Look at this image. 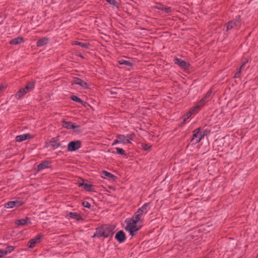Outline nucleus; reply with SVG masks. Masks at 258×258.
I'll list each match as a JSON object with an SVG mask.
<instances>
[{
	"instance_id": "obj_1",
	"label": "nucleus",
	"mask_w": 258,
	"mask_h": 258,
	"mask_svg": "<svg viewBox=\"0 0 258 258\" xmlns=\"http://www.w3.org/2000/svg\"><path fill=\"white\" fill-rule=\"evenodd\" d=\"M125 223H126L125 230L129 232L132 236H135L141 227V225H138L139 222L131 218L126 219Z\"/></svg>"
},
{
	"instance_id": "obj_2",
	"label": "nucleus",
	"mask_w": 258,
	"mask_h": 258,
	"mask_svg": "<svg viewBox=\"0 0 258 258\" xmlns=\"http://www.w3.org/2000/svg\"><path fill=\"white\" fill-rule=\"evenodd\" d=\"M113 234V230L111 227L107 225H104L96 229V231L92 237H104L105 238L111 237Z\"/></svg>"
},
{
	"instance_id": "obj_3",
	"label": "nucleus",
	"mask_w": 258,
	"mask_h": 258,
	"mask_svg": "<svg viewBox=\"0 0 258 258\" xmlns=\"http://www.w3.org/2000/svg\"><path fill=\"white\" fill-rule=\"evenodd\" d=\"M134 134L127 135L126 136L123 135H118L116 138L119 139L120 144H130L133 140Z\"/></svg>"
},
{
	"instance_id": "obj_4",
	"label": "nucleus",
	"mask_w": 258,
	"mask_h": 258,
	"mask_svg": "<svg viewBox=\"0 0 258 258\" xmlns=\"http://www.w3.org/2000/svg\"><path fill=\"white\" fill-rule=\"evenodd\" d=\"M62 126L67 129L74 130L76 132L79 133L81 132L80 126L75 125L70 121H62Z\"/></svg>"
},
{
	"instance_id": "obj_5",
	"label": "nucleus",
	"mask_w": 258,
	"mask_h": 258,
	"mask_svg": "<svg viewBox=\"0 0 258 258\" xmlns=\"http://www.w3.org/2000/svg\"><path fill=\"white\" fill-rule=\"evenodd\" d=\"M81 147V142L79 140L72 141L68 145V150L69 151H75Z\"/></svg>"
},
{
	"instance_id": "obj_6",
	"label": "nucleus",
	"mask_w": 258,
	"mask_h": 258,
	"mask_svg": "<svg viewBox=\"0 0 258 258\" xmlns=\"http://www.w3.org/2000/svg\"><path fill=\"white\" fill-rule=\"evenodd\" d=\"M200 128L195 130L193 132L192 138L191 141H195V143L200 142L203 138V136L200 134Z\"/></svg>"
},
{
	"instance_id": "obj_7",
	"label": "nucleus",
	"mask_w": 258,
	"mask_h": 258,
	"mask_svg": "<svg viewBox=\"0 0 258 258\" xmlns=\"http://www.w3.org/2000/svg\"><path fill=\"white\" fill-rule=\"evenodd\" d=\"M23 204V202L18 200L14 201H10L5 205V207L7 209H11L15 207H20L22 206Z\"/></svg>"
},
{
	"instance_id": "obj_8",
	"label": "nucleus",
	"mask_w": 258,
	"mask_h": 258,
	"mask_svg": "<svg viewBox=\"0 0 258 258\" xmlns=\"http://www.w3.org/2000/svg\"><path fill=\"white\" fill-rule=\"evenodd\" d=\"M34 136L30 134H25L17 136L16 137V141L18 142H21L27 139H30L33 138Z\"/></svg>"
},
{
	"instance_id": "obj_9",
	"label": "nucleus",
	"mask_w": 258,
	"mask_h": 258,
	"mask_svg": "<svg viewBox=\"0 0 258 258\" xmlns=\"http://www.w3.org/2000/svg\"><path fill=\"white\" fill-rule=\"evenodd\" d=\"M174 61L175 64H177L180 67L184 69H187L189 66L188 63H187L185 61L179 58H175Z\"/></svg>"
},
{
	"instance_id": "obj_10",
	"label": "nucleus",
	"mask_w": 258,
	"mask_h": 258,
	"mask_svg": "<svg viewBox=\"0 0 258 258\" xmlns=\"http://www.w3.org/2000/svg\"><path fill=\"white\" fill-rule=\"evenodd\" d=\"M72 84L73 85V84L78 85L81 86L84 89H88L89 88V85H88V84L86 82H85L79 78L75 79L74 81L72 83Z\"/></svg>"
},
{
	"instance_id": "obj_11",
	"label": "nucleus",
	"mask_w": 258,
	"mask_h": 258,
	"mask_svg": "<svg viewBox=\"0 0 258 258\" xmlns=\"http://www.w3.org/2000/svg\"><path fill=\"white\" fill-rule=\"evenodd\" d=\"M149 203H145L144 204L141 208H140L138 211L136 212V213L140 215V216H142L144 214L147 213V208L149 206Z\"/></svg>"
},
{
	"instance_id": "obj_12",
	"label": "nucleus",
	"mask_w": 258,
	"mask_h": 258,
	"mask_svg": "<svg viewBox=\"0 0 258 258\" xmlns=\"http://www.w3.org/2000/svg\"><path fill=\"white\" fill-rule=\"evenodd\" d=\"M40 236L39 235H37L34 238L31 239L30 240H29V241L28 242L29 247L30 248H33L36 244L40 242Z\"/></svg>"
},
{
	"instance_id": "obj_13",
	"label": "nucleus",
	"mask_w": 258,
	"mask_h": 258,
	"mask_svg": "<svg viewBox=\"0 0 258 258\" xmlns=\"http://www.w3.org/2000/svg\"><path fill=\"white\" fill-rule=\"evenodd\" d=\"M115 238L119 242H123L125 239V235L123 231H119L115 235Z\"/></svg>"
},
{
	"instance_id": "obj_14",
	"label": "nucleus",
	"mask_w": 258,
	"mask_h": 258,
	"mask_svg": "<svg viewBox=\"0 0 258 258\" xmlns=\"http://www.w3.org/2000/svg\"><path fill=\"white\" fill-rule=\"evenodd\" d=\"M24 42V39L22 37H18L10 41V44L12 45H17Z\"/></svg>"
},
{
	"instance_id": "obj_15",
	"label": "nucleus",
	"mask_w": 258,
	"mask_h": 258,
	"mask_svg": "<svg viewBox=\"0 0 258 258\" xmlns=\"http://www.w3.org/2000/svg\"><path fill=\"white\" fill-rule=\"evenodd\" d=\"M29 219L28 218L25 219L17 220L15 221V224L18 226H24L30 223Z\"/></svg>"
},
{
	"instance_id": "obj_16",
	"label": "nucleus",
	"mask_w": 258,
	"mask_h": 258,
	"mask_svg": "<svg viewBox=\"0 0 258 258\" xmlns=\"http://www.w3.org/2000/svg\"><path fill=\"white\" fill-rule=\"evenodd\" d=\"M239 24H240V22L239 20H236L230 21L227 25V30L231 29L235 26H237L239 25Z\"/></svg>"
},
{
	"instance_id": "obj_17",
	"label": "nucleus",
	"mask_w": 258,
	"mask_h": 258,
	"mask_svg": "<svg viewBox=\"0 0 258 258\" xmlns=\"http://www.w3.org/2000/svg\"><path fill=\"white\" fill-rule=\"evenodd\" d=\"M49 163L48 161H44L37 165V171L46 169L49 167Z\"/></svg>"
},
{
	"instance_id": "obj_18",
	"label": "nucleus",
	"mask_w": 258,
	"mask_h": 258,
	"mask_svg": "<svg viewBox=\"0 0 258 258\" xmlns=\"http://www.w3.org/2000/svg\"><path fill=\"white\" fill-rule=\"evenodd\" d=\"M28 92L27 91L26 89L24 88H22L20 89L17 93L15 94V97L17 99H19L22 96H24L25 94H26Z\"/></svg>"
},
{
	"instance_id": "obj_19",
	"label": "nucleus",
	"mask_w": 258,
	"mask_h": 258,
	"mask_svg": "<svg viewBox=\"0 0 258 258\" xmlns=\"http://www.w3.org/2000/svg\"><path fill=\"white\" fill-rule=\"evenodd\" d=\"M69 216L70 218H71L72 219H76L78 221H79L82 219L81 215L77 213L70 212L69 214Z\"/></svg>"
},
{
	"instance_id": "obj_20",
	"label": "nucleus",
	"mask_w": 258,
	"mask_h": 258,
	"mask_svg": "<svg viewBox=\"0 0 258 258\" xmlns=\"http://www.w3.org/2000/svg\"><path fill=\"white\" fill-rule=\"evenodd\" d=\"M48 39L47 38H43L42 39H39L37 42V46L40 47L43 46L47 43Z\"/></svg>"
},
{
	"instance_id": "obj_21",
	"label": "nucleus",
	"mask_w": 258,
	"mask_h": 258,
	"mask_svg": "<svg viewBox=\"0 0 258 258\" xmlns=\"http://www.w3.org/2000/svg\"><path fill=\"white\" fill-rule=\"evenodd\" d=\"M102 173L105 176L108 177L110 179L114 181L116 179V177L112 174L111 173L106 171H102Z\"/></svg>"
},
{
	"instance_id": "obj_22",
	"label": "nucleus",
	"mask_w": 258,
	"mask_h": 258,
	"mask_svg": "<svg viewBox=\"0 0 258 258\" xmlns=\"http://www.w3.org/2000/svg\"><path fill=\"white\" fill-rule=\"evenodd\" d=\"M49 145L53 149H55L59 147L60 146V144L58 141L53 140L49 142Z\"/></svg>"
},
{
	"instance_id": "obj_23",
	"label": "nucleus",
	"mask_w": 258,
	"mask_h": 258,
	"mask_svg": "<svg viewBox=\"0 0 258 258\" xmlns=\"http://www.w3.org/2000/svg\"><path fill=\"white\" fill-rule=\"evenodd\" d=\"M131 219L139 223L142 222V217L140 216V215H138L136 212L134 214Z\"/></svg>"
},
{
	"instance_id": "obj_24",
	"label": "nucleus",
	"mask_w": 258,
	"mask_h": 258,
	"mask_svg": "<svg viewBox=\"0 0 258 258\" xmlns=\"http://www.w3.org/2000/svg\"><path fill=\"white\" fill-rule=\"evenodd\" d=\"M73 45H79L82 47L88 48L89 44L88 43H82L78 41H74L72 43Z\"/></svg>"
},
{
	"instance_id": "obj_25",
	"label": "nucleus",
	"mask_w": 258,
	"mask_h": 258,
	"mask_svg": "<svg viewBox=\"0 0 258 258\" xmlns=\"http://www.w3.org/2000/svg\"><path fill=\"white\" fill-rule=\"evenodd\" d=\"M34 83L33 82H31L28 84L24 88L26 89L27 91L28 92L29 91L32 90L34 88Z\"/></svg>"
},
{
	"instance_id": "obj_26",
	"label": "nucleus",
	"mask_w": 258,
	"mask_h": 258,
	"mask_svg": "<svg viewBox=\"0 0 258 258\" xmlns=\"http://www.w3.org/2000/svg\"><path fill=\"white\" fill-rule=\"evenodd\" d=\"M207 101L208 100L206 99L205 97H203L198 102V104H199V106H200L201 107H202L205 105Z\"/></svg>"
},
{
	"instance_id": "obj_27",
	"label": "nucleus",
	"mask_w": 258,
	"mask_h": 258,
	"mask_svg": "<svg viewBox=\"0 0 258 258\" xmlns=\"http://www.w3.org/2000/svg\"><path fill=\"white\" fill-rule=\"evenodd\" d=\"M118 62L120 64H125L129 66H132L133 65L132 63L131 62L124 60H119Z\"/></svg>"
},
{
	"instance_id": "obj_28",
	"label": "nucleus",
	"mask_w": 258,
	"mask_h": 258,
	"mask_svg": "<svg viewBox=\"0 0 258 258\" xmlns=\"http://www.w3.org/2000/svg\"><path fill=\"white\" fill-rule=\"evenodd\" d=\"M71 99H72V100H73L74 101H76V102H79V103H83V101L80 98H79V97H78L76 96H71Z\"/></svg>"
},
{
	"instance_id": "obj_29",
	"label": "nucleus",
	"mask_w": 258,
	"mask_h": 258,
	"mask_svg": "<svg viewBox=\"0 0 258 258\" xmlns=\"http://www.w3.org/2000/svg\"><path fill=\"white\" fill-rule=\"evenodd\" d=\"M14 247H13V246H9L6 248V250H4V251H5V252H7V254L8 253H10L12 251H13L14 250Z\"/></svg>"
},
{
	"instance_id": "obj_30",
	"label": "nucleus",
	"mask_w": 258,
	"mask_h": 258,
	"mask_svg": "<svg viewBox=\"0 0 258 258\" xmlns=\"http://www.w3.org/2000/svg\"><path fill=\"white\" fill-rule=\"evenodd\" d=\"M116 150L117 154L121 155H125V152L122 149L119 148H116Z\"/></svg>"
},
{
	"instance_id": "obj_31",
	"label": "nucleus",
	"mask_w": 258,
	"mask_h": 258,
	"mask_svg": "<svg viewBox=\"0 0 258 258\" xmlns=\"http://www.w3.org/2000/svg\"><path fill=\"white\" fill-rule=\"evenodd\" d=\"M193 113L191 110H189L183 117L184 121H185L186 119H188Z\"/></svg>"
},
{
	"instance_id": "obj_32",
	"label": "nucleus",
	"mask_w": 258,
	"mask_h": 258,
	"mask_svg": "<svg viewBox=\"0 0 258 258\" xmlns=\"http://www.w3.org/2000/svg\"><path fill=\"white\" fill-rule=\"evenodd\" d=\"M92 185L91 184H85L84 185V189L87 191H91Z\"/></svg>"
},
{
	"instance_id": "obj_33",
	"label": "nucleus",
	"mask_w": 258,
	"mask_h": 258,
	"mask_svg": "<svg viewBox=\"0 0 258 258\" xmlns=\"http://www.w3.org/2000/svg\"><path fill=\"white\" fill-rule=\"evenodd\" d=\"M142 146V148L146 151L149 150L151 148V146L148 144H143Z\"/></svg>"
},
{
	"instance_id": "obj_34",
	"label": "nucleus",
	"mask_w": 258,
	"mask_h": 258,
	"mask_svg": "<svg viewBox=\"0 0 258 258\" xmlns=\"http://www.w3.org/2000/svg\"><path fill=\"white\" fill-rule=\"evenodd\" d=\"M200 108H201V107L199 106V104L197 103L196 106H194L192 108L190 109V110H191V111L194 113L197 109H199Z\"/></svg>"
},
{
	"instance_id": "obj_35",
	"label": "nucleus",
	"mask_w": 258,
	"mask_h": 258,
	"mask_svg": "<svg viewBox=\"0 0 258 258\" xmlns=\"http://www.w3.org/2000/svg\"><path fill=\"white\" fill-rule=\"evenodd\" d=\"M82 205L84 207H86L87 208H90L91 207V205L90 204V203H89L88 202H86V201L83 202L82 203Z\"/></svg>"
},
{
	"instance_id": "obj_36",
	"label": "nucleus",
	"mask_w": 258,
	"mask_h": 258,
	"mask_svg": "<svg viewBox=\"0 0 258 258\" xmlns=\"http://www.w3.org/2000/svg\"><path fill=\"white\" fill-rule=\"evenodd\" d=\"M153 8L156 9H159V10H162L163 9V6L160 5V4H157V5L154 6Z\"/></svg>"
},
{
	"instance_id": "obj_37",
	"label": "nucleus",
	"mask_w": 258,
	"mask_h": 258,
	"mask_svg": "<svg viewBox=\"0 0 258 258\" xmlns=\"http://www.w3.org/2000/svg\"><path fill=\"white\" fill-rule=\"evenodd\" d=\"M162 11H165L166 13H170L171 11L170 7H165L164 6Z\"/></svg>"
},
{
	"instance_id": "obj_38",
	"label": "nucleus",
	"mask_w": 258,
	"mask_h": 258,
	"mask_svg": "<svg viewBox=\"0 0 258 258\" xmlns=\"http://www.w3.org/2000/svg\"><path fill=\"white\" fill-rule=\"evenodd\" d=\"M211 94H212V90H209L207 93H206V94L205 95V96L204 97H205L206 99H207L208 98L210 97V96L211 95Z\"/></svg>"
},
{
	"instance_id": "obj_39",
	"label": "nucleus",
	"mask_w": 258,
	"mask_h": 258,
	"mask_svg": "<svg viewBox=\"0 0 258 258\" xmlns=\"http://www.w3.org/2000/svg\"><path fill=\"white\" fill-rule=\"evenodd\" d=\"M6 255H7V252H5L4 250L0 249V257H2Z\"/></svg>"
},
{
	"instance_id": "obj_40",
	"label": "nucleus",
	"mask_w": 258,
	"mask_h": 258,
	"mask_svg": "<svg viewBox=\"0 0 258 258\" xmlns=\"http://www.w3.org/2000/svg\"><path fill=\"white\" fill-rule=\"evenodd\" d=\"M244 63H243L240 67V68L238 70V71L235 74V77H237L241 73V68L244 66Z\"/></svg>"
},
{
	"instance_id": "obj_41",
	"label": "nucleus",
	"mask_w": 258,
	"mask_h": 258,
	"mask_svg": "<svg viewBox=\"0 0 258 258\" xmlns=\"http://www.w3.org/2000/svg\"><path fill=\"white\" fill-rule=\"evenodd\" d=\"M106 1L111 5H112L113 6L115 5L116 2L114 0H106Z\"/></svg>"
},
{
	"instance_id": "obj_42",
	"label": "nucleus",
	"mask_w": 258,
	"mask_h": 258,
	"mask_svg": "<svg viewBox=\"0 0 258 258\" xmlns=\"http://www.w3.org/2000/svg\"><path fill=\"white\" fill-rule=\"evenodd\" d=\"M119 139L116 138V139L114 141V142L112 144V145L113 146L117 144H120V142H119Z\"/></svg>"
},
{
	"instance_id": "obj_43",
	"label": "nucleus",
	"mask_w": 258,
	"mask_h": 258,
	"mask_svg": "<svg viewBox=\"0 0 258 258\" xmlns=\"http://www.w3.org/2000/svg\"><path fill=\"white\" fill-rule=\"evenodd\" d=\"M5 88H6V86L5 85H0V92L2 91Z\"/></svg>"
},
{
	"instance_id": "obj_44",
	"label": "nucleus",
	"mask_w": 258,
	"mask_h": 258,
	"mask_svg": "<svg viewBox=\"0 0 258 258\" xmlns=\"http://www.w3.org/2000/svg\"><path fill=\"white\" fill-rule=\"evenodd\" d=\"M84 184H85L84 183H79V184H78V186H80H80H84Z\"/></svg>"
},
{
	"instance_id": "obj_45",
	"label": "nucleus",
	"mask_w": 258,
	"mask_h": 258,
	"mask_svg": "<svg viewBox=\"0 0 258 258\" xmlns=\"http://www.w3.org/2000/svg\"><path fill=\"white\" fill-rule=\"evenodd\" d=\"M111 94H115V92H112V91H111Z\"/></svg>"
},
{
	"instance_id": "obj_46",
	"label": "nucleus",
	"mask_w": 258,
	"mask_h": 258,
	"mask_svg": "<svg viewBox=\"0 0 258 258\" xmlns=\"http://www.w3.org/2000/svg\"><path fill=\"white\" fill-rule=\"evenodd\" d=\"M80 56L83 57V56L81 55H80Z\"/></svg>"
}]
</instances>
